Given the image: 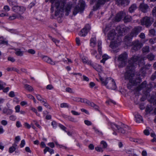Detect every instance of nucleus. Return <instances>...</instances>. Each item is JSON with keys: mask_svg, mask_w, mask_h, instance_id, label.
Instances as JSON below:
<instances>
[{"mask_svg": "<svg viewBox=\"0 0 156 156\" xmlns=\"http://www.w3.org/2000/svg\"><path fill=\"white\" fill-rule=\"evenodd\" d=\"M143 65L144 64V58L140 55H134L129 60L128 65L126 69L124 76L126 80H128L129 83L127 85L129 89L131 88V86H136L141 81L140 79L138 77L135 80H133L134 76V70L137 65Z\"/></svg>", "mask_w": 156, "mask_h": 156, "instance_id": "f257e3e1", "label": "nucleus"}, {"mask_svg": "<svg viewBox=\"0 0 156 156\" xmlns=\"http://www.w3.org/2000/svg\"><path fill=\"white\" fill-rule=\"evenodd\" d=\"M110 125L113 131H114L113 134L115 135H117L115 131L124 134L128 133L129 129V127L124 124L122 125L121 127L113 123H110Z\"/></svg>", "mask_w": 156, "mask_h": 156, "instance_id": "f03ea898", "label": "nucleus"}, {"mask_svg": "<svg viewBox=\"0 0 156 156\" xmlns=\"http://www.w3.org/2000/svg\"><path fill=\"white\" fill-rule=\"evenodd\" d=\"M110 125L113 131H114L113 134L115 135H117L115 131L124 134L128 133L129 129V127L124 124L122 125L121 127L113 123H110Z\"/></svg>", "mask_w": 156, "mask_h": 156, "instance_id": "7ed1b4c3", "label": "nucleus"}, {"mask_svg": "<svg viewBox=\"0 0 156 156\" xmlns=\"http://www.w3.org/2000/svg\"><path fill=\"white\" fill-rule=\"evenodd\" d=\"M64 1H58L55 4L56 9L55 12V16L57 18H60L62 17L63 14L64 7L65 4Z\"/></svg>", "mask_w": 156, "mask_h": 156, "instance_id": "20e7f679", "label": "nucleus"}, {"mask_svg": "<svg viewBox=\"0 0 156 156\" xmlns=\"http://www.w3.org/2000/svg\"><path fill=\"white\" fill-rule=\"evenodd\" d=\"M99 78L102 83L109 89L115 90L117 88L114 80L110 77H108L104 80L101 76L99 75Z\"/></svg>", "mask_w": 156, "mask_h": 156, "instance_id": "39448f33", "label": "nucleus"}, {"mask_svg": "<svg viewBox=\"0 0 156 156\" xmlns=\"http://www.w3.org/2000/svg\"><path fill=\"white\" fill-rule=\"evenodd\" d=\"M128 57V54L126 52H124L119 56L118 61L119 62V67L122 68L126 65Z\"/></svg>", "mask_w": 156, "mask_h": 156, "instance_id": "423d86ee", "label": "nucleus"}, {"mask_svg": "<svg viewBox=\"0 0 156 156\" xmlns=\"http://www.w3.org/2000/svg\"><path fill=\"white\" fill-rule=\"evenodd\" d=\"M85 5V3L84 1L83 0H80L78 5L74 9L73 14L75 16L79 12H82L84 10Z\"/></svg>", "mask_w": 156, "mask_h": 156, "instance_id": "0eeeda50", "label": "nucleus"}, {"mask_svg": "<svg viewBox=\"0 0 156 156\" xmlns=\"http://www.w3.org/2000/svg\"><path fill=\"white\" fill-rule=\"evenodd\" d=\"M116 39L112 41V42L110 44V47L113 49V51L115 53H116L119 51L120 49L118 47L120 45V43L121 41L119 38Z\"/></svg>", "mask_w": 156, "mask_h": 156, "instance_id": "6e6552de", "label": "nucleus"}, {"mask_svg": "<svg viewBox=\"0 0 156 156\" xmlns=\"http://www.w3.org/2000/svg\"><path fill=\"white\" fill-rule=\"evenodd\" d=\"M142 46V44L139 41H136L133 42V46L131 49L132 51H134L140 49Z\"/></svg>", "mask_w": 156, "mask_h": 156, "instance_id": "1a4fd4ad", "label": "nucleus"}, {"mask_svg": "<svg viewBox=\"0 0 156 156\" xmlns=\"http://www.w3.org/2000/svg\"><path fill=\"white\" fill-rule=\"evenodd\" d=\"M108 39L111 41H113L119 38L116 35L115 31L114 29H112L107 34Z\"/></svg>", "mask_w": 156, "mask_h": 156, "instance_id": "9d476101", "label": "nucleus"}, {"mask_svg": "<svg viewBox=\"0 0 156 156\" xmlns=\"http://www.w3.org/2000/svg\"><path fill=\"white\" fill-rule=\"evenodd\" d=\"M141 22L142 25H145L147 27L150 26L152 24L150 18L147 16L142 18L141 20Z\"/></svg>", "mask_w": 156, "mask_h": 156, "instance_id": "9b49d317", "label": "nucleus"}, {"mask_svg": "<svg viewBox=\"0 0 156 156\" xmlns=\"http://www.w3.org/2000/svg\"><path fill=\"white\" fill-rule=\"evenodd\" d=\"M12 10L15 12L18 13V15H20L23 13L26 9L23 7L14 6L12 8Z\"/></svg>", "mask_w": 156, "mask_h": 156, "instance_id": "f8f14e48", "label": "nucleus"}, {"mask_svg": "<svg viewBox=\"0 0 156 156\" xmlns=\"http://www.w3.org/2000/svg\"><path fill=\"white\" fill-rule=\"evenodd\" d=\"M116 30L120 36H123L125 34L126 29L124 26H118L116 27Z\"/></svg>", "mask_w": 156, "mask_h": 156, "instance_id": "ddd939ff", "label": "nucleus"}, {"mask_svg": "<svg viewBox=\"0 0 156 156\" xmlns=\"http://www.w3.org/2000/svg\"><path fill=\"white\" fill-rule=\"evenodd\" d=\"M75 4L74 3L71 2H68L66 4L65 9L66 15L68 16L69 14V13L70 12L71 8L73 7Z\"/></svg>", "mask_w": 156, "mask_h": 156, "instance_id": "4468645a", "label": "nucleus"}, {"mask_svg": "<svg viewBox=\"0 0 156 156\" xmlns=\"http://www.w3.org/2000/svg\"><path fill=\"white\" fill-rule=\"evenodd\" d=\"M141 30V29L140 27H135L132 30L130 35L132 37H135L140 32Z\"/></svg>", "mask_w": 156, "mask_h": 156, "instance_id": "2eb2a0df", "label": "nucleus"}, {"mask_svg": "<svg viewBox=\"0 0 156 156\" xmlns=\"http://www.w3.org/2000/svg\"><path fill=\"white\" fill-rule=\"evenodd\" d=\"M108 2L107 0H98L97 3L96 4L95 6L93 7V9L94 10H97L101 5H103L105 3Z\"/></svg>", "mask_w": 156, "mask_h": 156, "instance_id": "dca6fc26", "label": "nucleus"}, {"mask_svg": "<svg viewBox=\"0 0 156 156\" xmlns=\"http://www.w3.org/2000/svg\"><path fill=\"white\" fill-rule=\"evenodd\" d=\"M41 57L44 61L47 62L51 65H55V62L53 61L51 58L48 57L44 55H42Z\"/></svg>", "mask_w": 156, "mask_h": 156, "instance_id": "f3484780", "label": "nucleus"}, {"mask_svg": "<svg viewBox=\"0 0 156 156\" xmlns=\"http://www.w3.org/2000/svg\"><path fill=\"white\" fill-rule=\"evenodd\" d=\"M98 50L100 55H96L95 57L97 59H99L100 58L101 55L102 54V52L101 51L102 42L101 41H98Z\"/></svg>", "mask_w": 156, "mask_h": 156, "instance_id": "a211bd4d", "label": "nucleus"}, {"mask_svg": "<svg viewBox=\"0 0 156 156\" xmlns=\"http://www.w3.org/2000/svg\"><path fill=\"white\" fill-rule=\"evenodd\" d=\"M146 81H145L142 83L135 89L136 91H139L142 89L145 88L147 86Z\"/></svg>", "mask_w": 156, "mask_h": 156, "instance_id": "6ab92c4d", "label": "nucleus"}, {"mask_svg": "<svg viewBox=\"0 0 156 156\" xmlns=\"http://www.w3.org/2000/svg\"><path fill=\"white\" fill-rule=\"evenodd\" d=\"M126 15L125 12H120L116 15L115 17V20L118 22L120 21L122 18H124V16Z\"/></svg>", "mask_w": 156, "mask_h": 156, "instance_id": "aec40b11", "label": "nucleus"}, {"mask_svg": "<svg viewBox=\"0 0 156 156\" xmlns=\"http://www.w3.org/2000/svg\"><path fill=\"white\" fill-rule=\"evenodd\" d=\"M140 7L141 10L142 12H146L148 9L149 6L147 4L143 3L140 5Z\"/></svg>", "mask_w": 156, "mask_h": 156, "instance_id": "412c9836", "label": "nucleus"}, {"mask_svg": "<svg viewBox=\"0 0 156 156\" xmlns=\"http://www.w3.org/2000/svg\"><path fill=\"white\" fill-rule=\"evenodd\" d=\"M16 18L21 20H23L24 19L23 17L21 15L14 14L10 16L9 18V20H12Z\"/></svg>", "mask_w": 156, "mask_h": 156, "instance_id": "4be33fe9", "label": "nucleus"}, {"mask_svg": "<svg viewBox=\"0 0 156 156\" xmlns=\"http://www.w3.org/2000/svg\"><path fill=\"white\" fill-rule=\"evenodd\" d=\"M14 50L15 53L17 56H22L23 55L24 51H22L20 48H16Z\"/></svg>", "mask_w": 156, "mask_h": 156, "instance_id": "5701e85b", "label": "nucleus"}, {"mask_svg": "<svg viewBox=\"0 0 156 156\" xmlns=\"http://www.w3.org/2000/svg\"><path fill=\"white\" fill-rule=\"evenodd\" d=\"M136 119V122L137 123H140L142 122L143 119L142 116L138 113H136L135 115Z\"/></svg>", "mask_w": 156, "mask_h": 156, "instance_id": "b1692460", "label": "nucleus"}, {"mask_svg": "<svg viewBox=\"0 0 156 156\" xmlns=\"http://www.w3.org/2000/svg\"><path fill=\"white\" fill-rule=\"evenodd\" d=\"M137 7V6L136 4H133L129 8V12L130 13L133 12L136 9Z\"/></svg>", "mask_w": 156, "mask_h": 156, "instance_id": "393cba45", "label": "nucleus"}, {"mask_svg": "<svg viewBox=\"0 0 156 156\" xmlns=\"http://www.w3.org/2000/svg\"><path fill=\"white\" fill-rule=\"evenodd\" d=\"M116 2L118 5H127L129 4L128 2L126 1V0H117Z\"/></svg>", "mask_w": 156, "mask_h": 156, "instance_id": "a878e982", "label": "nucleus"}, {"mask_svg": "<svg viewBox=\"0 0 156 156\" xmlns=\"http://www.w3.org/2000/svg\"><path fill=\"white\" fill-rule=\"evenodd\" d=\"M132 18L131 16L127 15L125 16H124V18L123 19V20L124 21V22L125 23L129 22H130L132 20Z\"/></svg>", "mask_w": 156, "mask_h": 156, "instance_id": "bb28decb", "label": "nucleus"}, {"mask_svg": "<svg viewBox=\"0 0 156 156\" xmlns=\"http://www.w3.org/2000/svg\"><path fill=\"white\" fill-rule=\"evenodd\" d=\"M88 102V105L94 108V109L96 110H97L99 111V107L98 105H96L93 102Z\"/></svg>", "mask_w": 156, "mask_h": 156, "instance_id": "cd10ccee", "label": "nucleus"}, {"mask_svg": "<svg viewBox=\"0 0 156 156\" xmlns=\"http://www.w3.org/2000/svg\"><path fill=\"white\" fill-rule=\"evenodd\" d=\"M93 68L99 72L102 71V67L100 65L95 64V65H94Z\"/></svg>", "mask_w": 156, "mask_h": 156, "instance_id": "c85d7f7f", "label": "nucleus"}, {"mask_svg": "<svg viewBox=\"0 0 156 156\" xmlns=\"http://www.w3.org/2000/svg\"><path fill=\"white\" fill-rule=\"evenodd\" d=\"M3 112L4 114H6L7 115H10L12 113V110L11 109L4 108L3 110Z\"/></svg>", "mask_w": 156, "mask_h": 156, "instance_id": "c756f323", "label": "nucleus"}, {"mask_svg": "<svg viewBox=\"0 0 156 156\" xmlns=\"http://www.w3.org/2000/svg\"><path fill=\"white\" fill-rule=\"evenodd\" d=\"M96 39L95 37L92 38L90 41V46L94 47L96 44Z\"/></svg>", "mask_w": 156, "mask_h": 156, "instance_id": "7c9ffc66", "label": "nucleus"}, {"mask_svg": "<svg viewBox=\"0 0 156 156\" xmlns=\"http://www.w3.org/2000/svg\"><path fill=\"white\" fill-rule=\"evenodd\" d=\"M47 151L49 152L51 154H53L54 153V150L53 149L50 148L48 147H45V149L44 150V154H45Z\"/></svg>", "mask_w": 156, "mask_h": 156, "instance_id": "2f4dec72", "label": "nucleus"}, {"mask_svg": "<svg viewBox=\"0 0 156 156\" xmlns=\"http://www.w3.org/2000/svg\"><path fill=\"white\" fill-rule=\"evenodd\" d=\"M24 87L26 90L29 91L31 92L33 90V88L29 85L25 84L24 85Z\"/></svg>", "mask_w": 156, "mask_h": 156, "instance_id": "473e14b6", "label": "nucleus"}, {"mask_svg": "<svg viewBox=\"0 0 156 156\" xmlns=\"http://www.w3.org/2000/svg\"><path fill=\"white\" fill-rule=\"evenodd\" d=\"M76 100L75 101H80L81 102H83L87 104L88 105V102H90V101H88L86 99H82L81 98H75Z\"/></svg>", "mask_w": 156, "mask_h": 156, "instance_id": "72a5a7b5", "label": "nucleus"}, {"mask_svg": "<svg viewBox=\"0 0 156 156\" xmlns=\"http://www.w3.org/2000/svg\"><path fill=\"white\" fill-rule=\"evenodd\" d=\"M111 26L110 25H107L106 26L104 29H103V31L104 33L105 34L107 32H109L111 30Z\"/></svg>", "mask_w": 156, "mask_h": 156, "instance_id": "f704fd0d", "label": "nucleus"}, {"mask_svg": "<svg viewBox=\"0 0 156 156\" xmlns=\"http://www.w3.org/2000/svg\"><path fill=\"white\" fill-rule=\"evenodd\" d=\"M153 109V108L151 105H147L146 108V112L147 113H150Z\"/></svg>", "mask_w": 156, "mask_h": 156, "instance_id": "c9c22d12", "label": "nucleus"}, {"mask_svg": "<svg viewBox=\"0 0 156 156\" xmlns=\"http://www.w3.org/2000/svg\"><path fill=\"white\" fill-rule=\"evenodd\" d=\"M55 0H50V2L52 3L51 7V10L52 12H53V7L55 6V4L56 2L58 1H62V0H57L55 1V2H54V1Z\"/></svg>", "mask_w": 156, "mask_h": 156, "instance_id": "e433bc0d", "label": "nucleus"}, {"mask_svg": "<svg viewBox=\"0 0 156 156\" xmlns=\"http://www.w3.org/2000/svg\"><path fill=\"white\" fill-rule=\"evenodd\" d=\"M87 32L83 28L81 30L79 34V35L81 36L84 37L87 35Z\"/></svg>", "mask_w": 156, "mask_h": 156, "instance_id": "4c0bfd02", "label": "nucleus"}, {"mask_svg": "<svg viewBox=\"0 0 156 156\" xmlns=\"http://www.w3.org/2000/svg\"><path fill=\"white\" fill-rule=\"evenodd\" d=\"M133 37H132L130 35H127L125 37V39H124V42L127 43H128L129 41L132 39Z\"/></svg>", "mask_w": 156, "mask_h": 156, "instance_id": "58836bf2", "label": "nucleus"}, {"mask_svg": "<svg viewBox=\"0 0 156 156\" xmlns=\"http://www.w3.org/2000/svg\"><path fill=\"white\" fill-rule=\"evenodd\" d=\"M102 58V59L101 60L100 62L101 63H104L105 61L109 58V57L107 55L105 54L103 55Z\"/></svg>", "mask_w": 156, "mask_h": 156, "instance_id": "ea45409f", "label": "nucleus"}, {"mask_svg": "<svg viewBox=\"0 0 156 156\" xmlns=\"http://www.w3.org/2000/svg\"><path fill=\"white\" fill-rule=\"evenodd\" d=\"M142 51L143 53H148L149 51V48L148 46H146L143 48Z\"/></svg>", "mask_w": 156, "mask_h": 156, "instance_id": "a19ab883", "label": "nucleus"}, {"mask_svg": "<svg viewBox=\"0 0 156 156\" xmlns=\"http://www.w3.org/2000/svg\"><path fill=\"white\" fill-rule=\"evenodd\" d=\"M7 70L8 71H9L12 70H13L16 72L18 73H19V70L15 68H8L7 69Z\"/></svg>", "mask_w": 156, "mask_h": 156, "instance_id": "79ce46f5", "label": "nucleus"}, {"mask_svg": "<svg viewBox=\"0 0 156 156\" xmlns=\"http://www.w3.org/2000/svg\"><path fill=\"white\" fill-rule=\"evenodd\" d=\"M93 129H94L95 133H96L97 134H98L99 135H103V133L102 132L99 130L98 129H97L95 127H94L93 128Z\"/></svg>", "mask_w": 156, "mask_h": 156, "instance_id": "37998d69", "label": "nucleus"}, {"mask_svg": "<svg viewBox=\"0 0 156 156\" xmlns=\"http://www.w3.org/2000/svg\"><path fill=\"white\" fill-rule=\"evenodd\" d=\"M147 58L150 60H153L154 58V56L152 54H150L147 55Z\"/></svg>", "mask_w": 156, "mask_h": 156, "instance_id": "c03bdc74", "label": "nucleus"}, {"mask_svg": "<svg viewBox=\"0 0 156 156\" xmlns=\"http://www.w3.org/2000/svg\"><path fill=\"white\" fill-rule=\"evenodd\" d=\"M3 39V37H0V44L7 45L8 44V41H4Z\"/></svg>", "mask_w": 156, "mask_h": 156, "instance_id": "a18cd8bd", "label": "nucleus"}, {"mask_svg": "<svg viewBox=\"0 0 156 156\" xmlns=\"http://www.w3.org/2000/svg\"><path fill=\"white\" fill-rule=\"evenodd\" d=\"M101 144L102 145L103 148H106L107 147V144L106 142L104 141H102L101 142Z\"/></svg>", "mask_w": 156, "mask_h": 156, "instance_id": "49530a36", "label": "nucleus"}, {"mask_svg": "<svg viewBox=\"0 0 156 156\" xmlns=\"http://www.w3.org/2000/svg\"><path fill=\"white\" fill-rule=\"evenodd\" d=\"M84 28L85 29L86 31L88 32L90 30L91 27L90 25L89 24H87L86 25Z\"/></svg>", "mask_w": 156, "mask_h": 156, "instance_id": "de8ad7c7", "label": "nucleus"}, {"mask_svg": "<svg viewBox=\"0 0 156 156\" xmlns=\"http://www.w3.org/2000/svg\"><path fill=\"white\" fill-rule=\"evenodd\" d=\"M149 101L151 103H153L154 104H156V99H154V97H151Z\"/></svg>", "mask_w": 156, "mask_h": 156, "instance_id": "09e8293b", "label": "nucleus"}, {"mask_svg": "<svg viewBox=\"0 0 156 156\" xmlns=\"http://www.w3.org/2000/svg\"><path fill=\"white\" fill-rule=\"evenodd\" d=\"M82 61L84 63L87 64L88 62V58L87 57H83L82 58Z\"/></svg>", "mask_w": 156, "mask_h": 156, "instance_id": "8fccbe9b", "label": "nucleus"}, {"mask_svg": "<svg viewBox=\"0 0 156 156\" xmlns=\"http://www.w3.org/2000/svg\"><path fill=\"white\" fill-rule=\"evenodd\" d=\"M36 96L37 100L40 101L42 102V100H44V99L39 94H37Z\"/></svg>", "mask_w": 156, "mask_h": 156, "instance_id": "3c124183", "label": "nucleus"}, {"mask_svg": "<svg viewBox=\"0 0 156 156\" xmlns=\"http://www.w3.org/2000/svg\"><path fill=\"white\" fill-rule=\"evenodd\" d=\"M49 37L51 39L52 41L55 42V43L56 44V45L57 44H58L59 42V41L58 40L50 36H49Z\"/></svg>", "mask_w": 156, "mask_h": 156, "instance_id": "603ef678", "label": "nucleus"}, {"mask_svg": "<svg viewBox=\"0 0 156 156\" xmlns=\"http://www.w3.org/2000/svg\"><path fill=\"white\" fill-rule=\"evenodd\" d=\"M27 52L32 54V55H34V54L35 53V51L34 50V49H28L27 51Z\"/></svg>", "mask_w": 156, "mask_h": 156, "instance_id": "864d4df0", "label": "nucleus"}, {"mask_svg": "<svg viewBox=\"0 0 156 156\" xmlns=\"http://www.w3.org/2000/svg\"><path fill=\"white\" fill-rule=\"evenodd\" d=\"M84 122L86 125L88 126H91L92 125V123L90 121L88 120H84Z\"/></svg>", "mask_w": 156, "mask_h": 156, "instance_id": "5fc2aeb1", "label": "nucleus"}, {"mask_svg": "<svg viewBox=\"0 0 156 156\" xmlns=\"http://www.w3.org/2000/svg\"><path fill=\"white\" fill-rule=\"evenodd\" d=\"M66 92H68L69 93H73L74 92L72 89L70 87H67L66 89Z\"/></svg>", "mask_w": 156, "mask_h": 156, "instance_id": "6e6d98bb", "label": "nucleus"}, {"mask_svg": "<svg viewBox=\"0 0 156 156\" xmlns=\"http://www.w3.org/2000/svg\"><path fill=\"white\" fill-rule=\"evenodd\" d=\"M5 85L6 84L5 83L0 81V90L3 89L4 88L3 86Z\"/></svg>", "mask_w": 156, "mask_h": 156, "instance_id": "4d7b16f0", "label": "nucleus"}, {"mask_svg": "<svg viewBox=\"0 0 156 156\" xmlns=\"http://www.w3.org/2000/svg\"><path fill=\"white\" fill-rule=\"evenodd\" d=\"M134 142L138 143L139 144L143 143L144 141L141 139H136Z\"/></svg>", "mask_w": 156, "mask_h": 156, "instance_id": "13d9d810", "label": "nucleus"}, {"mask_svg": "<svg viewBox=\"0 0 156 156\" xmlns=\"http://www.w3.org/2000/svg\"><path fill=\"white\" fill-rule=\"evenodd\" d=\"M16 148L15 147H11L9 148V152L10 153H12L13 152L16 150Z\"/></svg>", "mask_w": 156, "mask_h": 156, "instance_id": "bf43d9fd", "label": "nucleus"}, {"mask_svg": "<svg viewBox=\"0 0 156 156\" xmlns=\"http://www.w3.org/2000/svg\"><path fill=\"white\" fill-rule=\"evenodd\" d=\"M149 33L151 35L154 36L155 35V31L154 29H151L149 30Z\"/></svg>", "mask_w": 156, "mask_h": 156, "instance_id": "052dcab7", "label": "nucleus"}, {"mask_svg": "<svg viewBox=\"0 0 156 156\" xmlns=\"http://www.w3.org/2000/svg\"><path fill=\"white\" fill-rule=\"evenodd\" d=\"M152 13L154 16H156V6L154 7L152 12Z\"/></svg>", "mask_w": 156, "mask_h": 156, "instance_id": "680f3d73", "label": "nucleus"}, {"mask_svg": "<svg viewBox=\"0 0 156 156\" xmlns=\"http://www.w3.org/2000/svg\"><path fill=\"white\" fill-rule=\"evenodd\" d=\"M1 123L2 125L5 126L7 124L8 122L5 120H3L1 121Z\"/></svg>", "mask_w": 156, "mask_h": 156, "instance_id": "e2e57ef3", "label": "nucleus"}, {"mask_svg": "<svg viewBox=\"0 0 156 156\" xmlns=\"http://www.w3.org/2000/svg\"><path fill=\"white\" fill-rule=\"evenodd\" d=\"M9 96L11 98L14 97L15 96L14 92L13 91H10L9 94Z\"/></svg>", "mask_w": 156, "mask_h": 156, "instance_id": "0e129e2a", "label": "nucleus"}, {"mask_svg": "<svg viewBox=\"0 0 156 156\" xmlns=\"http://www.w3.org/2000/svg\"><path fill=\"white\" fill-rule=\"evenodd\" d=\"M15 110L16 112H20V106L19 105H17L15 107Z\"/></svg>", "mask_w": 156, "mask_h": 156, "instance_id": "69168bd1", "label": "nucleus"}, {"mask_svg": "<svg viewBox=\"0 0 156 156\" xmlns=\"http://www.w3.org/2000/svg\"><path fill=\"white\" fill-rule=\"evenodd\" d=\"M156 78V71L155 72V73H153L152 75L151 78V80H153Z\"/></svg>", "mask_w": 156, "mask_h": 156, "instance_id": "338daca9", "label": "nucleus"}, {"mask_svg": "<svg viewBox=\"0 0 156 156\" xmlns=\"http://www.w3.org/2000/svg\"><path fill=\"white\" fill-rule=\"evenodd\" d=\"M95 150L98 152H102L103 150L101 147H95Z\"/></svg>", "mask_w": 156, "mask_h": 156, "instance_id": "774afa93", "label": "nucleus"}]
</instances>
